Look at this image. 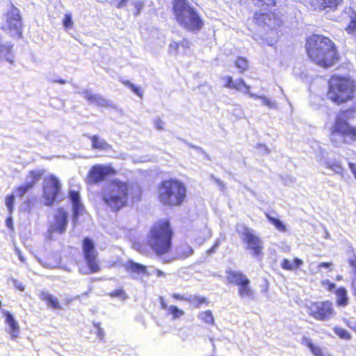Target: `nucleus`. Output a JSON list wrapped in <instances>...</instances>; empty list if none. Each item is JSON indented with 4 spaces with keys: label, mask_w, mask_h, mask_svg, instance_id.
I'll use <instances>...</instances> for the list:
<instances>
[{
    "label": "nucleus",
    "mask_w": 356,
    "mask_h": 356,
    "mask_svg": "<svg viewBox=\"0 0 356 356\" xmlns=\"http://www.w3.org/2000/svg\"><path fill=\"white\" fill-rule=\"evenodd\" d=\"M5 24L1 29L11 37L22 38V18L19 10L11 3L10 9L5 14Z\"/></svg>",
    "instance_id": "obj_10"
},
{
    "label": "nucleus",
    "mask_w": 356,
    "mask_h": 356,
    "mask_svg": "<svg viewBox=\"0 0 356 356\" xmlns=\"http://www.w3.org/2000/svg\"><path fill=\"white\" fill-rule=\"evenodd\" d=\"M193 249L187 243L180 244L176 248L177 257L179 259H186L193 254Z\"/></svg>",
    "instance_id": "obj_28"
},
{
    "label": "nucleus",
    "mask_w": 356,
    "mask_h": 356,
    "mask_svg": "<svg viewBox=\"0 0 356 356\" xmlns=\"http://www.w3.org/2000/svg\"><path fill=\"white\" fill-rule=\"evenodd\" d=\"M154 125L157 130H163L164 129V122L161 118L155 119Z\"/></svg>",
    "instance_id": "obj_47"
},
{
    "label": "nucleus",
    "mask_w": 356,
    "mask_h": 356,
    "mask_svg": "<svg viewBox=\"0 0 356 356\" xmlns=\"http://www.w3.org/2000/svg\"><path fill=\"white\" fill-rule=\"evenodd\" d=\"M257 147V148L264 149L267 153L270 152V150L268 149V148L264 144H258Z\"/></svg>",
    "instance_id": "obj_60"
},
{
    "label": "nucleus",
    "mask_w": 356,
    "mask_h": 356,
    "mask_svg": "<svg viewBox=\"0 0 356 356\" xmlns=\"http://www.w3.org/2000/svg\"><path fill=\"white\" fill-rule=\"evenodd\" d=\"M83 212L84 207L81 202L77 204H72V216L74 221H76L79 216L82 214Z\"/></svg>",
    "instance_id": "obj_36"
},
{
    "label": "nucleus",
    "mask_w": 356,
    "mask_h": 356,
    "mask_svg": "<svg viewBox=\"0 0 356 356\" xmlns=\"http://www.w3.org/2000/svg\"><path fill=\"white\" fill-rule=\"evenodd\" d=\"M130 189L128 181L112 179L101 191V201L109 211L117 213L129 206Z\"/></svg>",
    "instance_id": "obj_4"
},
{
    "label": "nucleus",
    "mask_w": 356,
    "mask_h": 356,
    "mask_svg": "<svg viewBox=\"0 0 356 356\" xmlns=\"http://www.w3.org/2000/svg\"><path fill=\"white\" fill-rule=\"evenodd\" d=\"M325 167L331 170H332L336 174L343 175L344 172V168L338 161H330L327 162L325 164Z\"/></svg>",
    "instance_id": "obj_34"
},
{
    "label": "nucleus",
    "mask_w": 356,
    "mask_h": 356,
    "mask_svg": "<svg viewBox=\"0 0 356 356\" xmlns=\"http://www.w3.org/2000/svg\"><path fill=\"white\" fill-rule=\"evenodd\" d=\"M336 305L339 307H346L349 304L348 291L344 286H339L334 292Z\"/></svg>",
    "instance_id": "obj_23"
},
{
    "label": "nucleus",
    "mask_w": 356,
    "mask_h": 356,
    "mask_svg": "<svg viewBox=\"0 0 356 356\" xmlns=\"http://www.w3.org/2000/svg\"><path fill=\"white\" fill-rule=\"evenodd\" d=\"M198 317L200 320L208 325L212 326L215 324V318L211 310H205L200 312Z\"/></svg>",
    "instance_id": "obj_32"
},
{
    "label": "nucleus",
    "mask_w": 356,
    "mask_h": 356,
    "mask_svg": "<svg viewBox=\"0 0 356 356\" xmlns=\"http://www.w3.org/2000/svg\"><path fill=\"white\" fill-rule=\"evenodd\" d=\"M15 288L20 291H23L25 289V286L22 283H15Z\"/></svg>",
    "instance_id": "obj_57"
},
{
    "label": "nucleus",
    "mask_w": 356,
    "mask_h": 356,
    "mask_svg": "<svg viewBox=\"0 0 356 356\" xmlns=\"http://www.w3.org/2000/svg\"><path fill=\"white\" fill-rule=\"evenodd\" d=\"M13 44H0V59L3 58L6 61L10 64L14 63V54L13 53Z\"/></svg>",
    "instance_id": "obj_25"
},
{
    "label": "nucleus",
    "mask_w": 356,
    "mask_h": 356,
    "mask_svg": "<svg viewBox=\"0 0 356 356\" xmlns=\"http://www.w3.org/2000/svg\"><path fill=\"white\" fill-rule=\"evenodd\" d=\"M83 259L88 266L90 273H97L102 269L98 259V252L94 241L89 237H84L81 241Z\"/></svg>",
    "instance_id": "obj_11"
},
{
    "label": "nucleus",
    "mask_w": 356,
    "mask_h": 356,
    "mask_svg": "<svg viewBox=\"0 0 356 356\" xmlns=\"http://www.w3.org/2000/svg\"><path fill=\"white\" fill-rule=\"evenodd\" d=\"M220 244V241L217 240L215 243L207 250V254H211L216 251L217 248Z\"/></svg>",
    "instance_id": "obj_48"
},
{
    "label": "nucleus",
    "mask_w": 356,
    "mask_h": 356,
    "mask_svg": "<svg viewBox=\"0 0 356 356\" xmlns=\"http://www.w3.org/2000/svg\"><path fill=\"white\" fill-rule=\"evenodd\" d=\"M154 274L156 275V277H165V274L164 272H163L160 269H155L154 270Z\"/></svg>",
    "instance_id": "obj_55"
},
{
    "label": "nucleus",
    "mask_w": 356,
    "mask_h": 356,
    "mask_svg": "<svg viewBox=\"0 0 356 356\" xmlns=\"http://www.w3.org/2000/svg\"><path fill=\"white\" fill-rule=\"evenodd\" d=\"M174 235L170 219L159 218L150 227L145 244L156 256L161 257L170 252Z\"/></svg>",
    "instance_id": "obj_3"
},
{
    "label": "nucleus",
    "mask_w": 356,
    "mask_h": 356,
    "mask_svg": "<svg viewBox=\"0 0 356 356\" xmlns=\"http://www.w3.org/2000/svg\"><path fill=\"white\" fill-rule=\"evenodd\" d=\"M348 167L356 179V164L352 162L348 163Z\"/></svg>",
    "instance_id": "obj_52"
},
{
    "label": "nucleus",
    "mask_w": 356,
    "mask_h": 356,
    "mask_svg": "<svg viewBox=\"0 0 356 356\" xmlns=\"http://www.w3.org/2000/svg\"><path fill=\"white\" fill-rule=\"evenodd\" d=\"M61 184L54 175H48L42 185V197L47 206H52L60 193Z\"/></svg>",
    "instance_id": "obj_12"
},
{
    "label": "nucleus",
    "mask_w": 356,
    "mask_h": 356,
    "mask_svg": "<svg viewBox=\"0 0 356 356\" xmlns=\"http://www.w3.org/2000/svg\"><path fill=\"white\" fill-rule=\"evenodd\" d=\"M116 1V4H115V6L118 8H121L122 7H124L128 0H115Z\"/></svg>",
    "instance_id": "obj_53"
},
{
    "label": "nucleus",
    "mask_w": 356,
    "mask_h": 356,
    "mask_svg": "<svg viewBox=\"0 0 356 356\" xmlns=\"http://www.w3.org/2000/svg\"><path fill=\"white\" fill-rule=\"evenodd\" d=\"M63 25L65 29H70L72 28L73 22L72 15L70 13L65 14L63 19Z\"/></svg>",
    "instance_id": "obj_42"
},
{
    "label": "nucleus",
    "mask_w": 356,
    "mask_h": 356,
    "mask_svg": "<svg viewBox=\"0 0 356 356\" xmlns=\"http://www.w3.org/2000/svg\"><path fill=\"white\" fill-rule=\"evenodd\" d=\"M168 314L172 316V319H177L184 315V311L179 309L176 305H170L168 308Z\"/></svg>",
    "instance_id": "obj_35"
},
{
    "label": "nucleus",
    "mask_w": 356,
    "mask_h": 356,
    "mask_svg": "<svg viewBox=\"0 0 356 356\" xmlns=\"http://www.w3.org/2000/svg\"><path fill=\"white\" fill-rule=\"evenodd\" d=\"M108 296L112 298H120L126 299L127 298L126 292L122 288L116 289L112 291H110L108 293Z\"/></svg>",
    "instance_id": "obj_38"
},
{
    "label": "nucleus",
    "mask_w": 356,
    "mask_h": 356,
    "mask_svg": "<svg viewBox=\"0 0 356 356\" xmlns=\"http://www.w3.org/2000/svg\"><path fill=\"white\" fill-rule=\"evenodd\" d=\"M227 284L238 287V295L241 298H254V291L251 286L250 280L241 271L228 270L226 271Z\"/></svg>",
    "instance_id": "obj_9"
},
{
    "label": "nucleus",
    "mask_w": 356,
    "mask_h": 356,
    "mask_svg": "<svg viewBox=\"0 0 356 356\" xmlns=\"http://www.w3.org/2000/svg\"><path fill=\"white\" fill-rule=\"evenodd\" d=\"M185 184L177 178L161 181L156 186V198L163 207L175 208L181 206L186 200Z\"/></svg>",
    "instance_id": "obj_5"
},
{
    "label": "nucleus",
    "mask_w": 356,
    "mask_h": 356,
    "mask_svg": "<svg viewBox=\"0 0 356 356\" xmlns=\"http://www.w3.org/2000/svg\"><path fill=\"white\" fill-rule=\"evenodd\" d=\"M306 54L316 65L328 69L341 60L339 49L329 37L321 34H312L305 40Z\"/></svg>",
    "instance_id": "obj_1"
},
{
    "label": "nucleus",
    "mask_w": 356,
    "mask_h": 356,
    "mask_svg": "<svg viewBox=\"0 0 356 356\" xmlns=\"http://www.w3.org/2000/svg\"><path fill=\"white\" fill-rule=\"evenodd\" d=\"M179 44L180 46L184 49H189L191 45L190 42L186 38H183Z\"/></svg>",
    "instance_id": "obj_51"
},
{
    "label": "nucleus",
    "mask_w": 356,
    "mask_h": 356,
    "mask_svg": "<svg viewBox=\"0 0 356 356\" xmlns=\"http://www.w3.org/2000/svg\"><path fill=\"white\" fill-rule=\"evenodd\" d=\"M265 216L267 220L275 226V227L282 232L286 231V226L277 218L272 217L268 213H266Z\"/></svg>",
    "instance_id": "obj_33"
},
{
    "label": "nucleus",
    "mask_w": 356,
    "mask_h": 356,
    "mask_svg": "<svg viewBox=\"0 0 356 356\" xmlns=\"http://www.w3.org/2000/svg\"><path fill=\"white\" fill-rule=\"evenodd\" d=\"M42 175V170H32L29 171L26 175V178L30 179V181H27L23 185H20L16 187L15 192L17 193V195L19 197H22L28 191L31 190L35 186V185L41 179Z\"/></svg>",
    "instance_id": "obj_17"
},
{
    "label": "nucleus",
    "mask_w": 356,
    "mask_h": 356,
    "mask_svg": "<svg viewBox=\"0 0 356 356\" xmlns=\"http://www.w3.org/2000/svg\"><path fill=\"white\" fill-rule=\"evenodd\" d=\"M264 102H265V104L268 106H270L271 104V102H270V100L267 99H264Z\"/></svg>",
    "instance_id": "obj_63"
},
{
    "label": "nucleus",
    "mask_w": 356,
    "mask_h": 356,
    "mask_svg": "<svg viewBox=\"0 0 356 356\" xmlns=\"http://www.w3.org/2000/svg\"><path fill=\"white\" fill-rule=\"evenodd\" d=\"M345 30L348 34L356 35V17H351L348 24L345 28Z\"/></svg>",
    "instance_id": "obj_41"
},
{
    "label": "nucleus",
    "mask_w": 356,
    "mask_h": 356,
    "mask_svg": "<svg viewBox=\"0 0 356 356\" xmlns=\"http://www.w3.org/2000/svg\"><path fill=\"white\" fill-rule=\"evenodd\" d=\"M326 99L336 106H344L356 99V79L348 74H334L327 81Z\"/></svg>",
    "instance_id": "obj_2"
},
{
    "label": "nucleus",
    "mask_w": 356,
    "mask_h": 356,
    "mask_svg": "<svg viewBox=\"0 0 356 356\" xmlns=\"http://www.w3.org/2000/svg\"><path fill=\"white\" fill-rule=\"evenodd\" d=\"M6 225L8 227L12 229L13 228V222L11 217H8L6 219Z\"/></svg>",
    "instance_id": "obj_59"
},
{
    "label": "nucleus",
    "mask_w": 356,
    "mask_h": 356,
    "mask_svg": "<svg viewBox=\"0 0 356 356\" xmlns=\"http://www.w3.org/2000/svg\"><path fill=\"white\" fill-rule=\"evenodd\" d=\"M172 13L177 22L188 31L197 32L204 26L199 13L188 0H173Z\"/></svg>",
    "instance_id": "obj_6"
},
{
    "label": "nucleus",
    "mask_w": 356,
    "mask_h": 356,
    "mask_svg": "<svg viewBox=\"0 0 356 356\" xmlns=\"http://www.w3.org/2000/svg\"><path fill=\"white\" fill-rule=\"evenodd\" d=\"M39 297L41 300L46 303L48 307L59 310L63 309L58 299L54 295L46 291H41L39 294Z\"/></svg>",
    "instance_id": "obj_21"
},
{
    "label": "nucleus",
    "mask_w": 356,
    "mask_h": 356,
    "mask_svg": "<svg viewBox=\"0 0 356 356\" xmlns=\"http://www.w3.org/2000/svg\"><path fill=\"white\" fill-rule=\"evenodd\" d=\"M125 268L128 272L135 273L138 274H144L146 275H149L147 271L146 266H144L139 263H136L132 260L127 261Z\"/></svg>",
    "instance_id": "obj_27"
},
{
    "label": "nucleus",
    "mask_w": 356,
    "mask_h": 356,
    "mask_svg": "<svg viewBox=\"0 0 356 356\" xmlns=\"http://www.w3.org/2000/svg\"><path fill=\"white\" fill-rule=\"evenodd\" d=\"M171 298L175 300H182V301L187 302V297H186L184 295H181L180 293H172Z\"/></svg>",
    "instance_id": "obj_49"
},
{
    "label": "nucleus",
    "mask_w": 356,
    "mask_h": 356,
    "mask_svg": "<svg viewBox=\"0 0 356 356\" xmlns=\"http://www.w3.org/2000/svg\"><path fill=\"white\" fill-rule=\"evenodd\" d=\"M187 302L193 308H200L209 304L208 298L199 295L189 296L187 297Z\"/></svg>",
    "instance_id": "obj_26"
},
{
    "label": "nucleus",
    "mask_w": 356,
    "mask_h": 356,
    "mask_svg": "<svg viewBox=\"0 0 356 356\" xmlns=\"http://www.w3.org/2000/svg\"><path fill=\"white\" fill-rule=\"evenodd\" d=\"M234 65L240 74H244L249 69V61L245 57L239 56L236 58Z\"/></svg>",
    "instance_id": "obj_31"
},
{
    "label": "nucleus",
    "mask_w": 356,
    "mask_h": 356,
    "mask_svg": "<svg viewBox=\"0 0 356 356\" xmlns=\"http://www.w3.org/2000/svg\"><path fill=\"white\" fill-rule=\"evenodd\" d=\"M225 81L224 87L237 92H243L244 93L249 94L250 96H253L250 94V86L245 82L242 78H238L234 80L232 76H225L222 78Z\"/></svg>",
    "instance_id": "obj_18"
},
{
    "label": "nucleus",
    "mask_w": 356,
    "mask_h": 356,
    "mask_svg": "<svg viewBox=\"0 0 356 356\" xmlns=\"http://www.w3.org/2000/svg\"><path fill=\"white\" fill-rule=\"evenodd\" d=\"M83 97L91 104H94L97 106H106L107 101L102 96L93 94L88 90H84L83 91Z\"/></svg>",
    "instance_id": "obj_22"
},
{
    "label": "nucleus",
    "mask_w": 356,
    "mask_h": 356,
    "mask_svg": "<svg viewBox=\"0 0 356 356\" xmlns=\"http://www.w3.org/2000/svg\"><path fill=\"white\" fill-rule=\"evenodd\" d=\"M160 303H161V309H165L168 308V305H167L166 302L163 300V298H160Z\"/></svg>",
    "instance_id": "obj_58"
},
{
    "label": "nucleus",
    "mask_w": 356,
    "mask_h": 356,
    "mask_svg": "<svg viewBox=\"0 0 356 356\" xmlns=\"http://www.w3.org/2000/svg\"><path fill=\"white\" fill-rule=\"evenodd\" d=\"M333 264L331 261L327 262H321L317 265L318 269H321L322 268H330L332 266Z\"/></svg>",
    "instance_id": "obj_50"
},
{
    "label": "nucleus",
    "mask_w": 356,
    "mask_h": 356,
    "mask_svg": "<svg viewBox=\"0 0 356 356\" xmlns=\"http://www.w3.org/2000/svg\"><path fill=\"white\" fill-rule=\"evenodd\" d=\"M76 298H69L65 299V303L66 305H70L73 300H76Z\"/></svg>",
    "instance_id": "obj_61"
},
{
    "label": "nucleus",
    "mask_w": 356,
    "mask_h": 356,
    "mask_svg": "<svg viewBox=\"0 0 356 356\" xmlns=\"http://www.w3.org/2000/svg\"><path fill=\"white\" fill-rule=\"evenodd\" d=\"M243 241L247 244V248L251 250L254 257H259L263 252V242L261 239L248 227H245L242 233Z\"/></svg>",
    "instance_id": "obj_15"
},
{
    "label": "nucleus",
    "mask_w": 356,
    "mask_h": 356,
    "mask_svg": "<svg viewBox=\"0 0 356 356\" xmlns=\"http://www.w3.org/2000/svg\"><path fill=\"white\" fill-rule=\"evenodd\" d=\"M68 225V212L63 207H58L54 215L53 222L50 224V234H64Z\"/></svg>",
    "instance_id": "obj_16"
},
{
    "label": "nucleus",
    "mask_w": 356,
    "mask_h": 356,
    "mask_svg": "<svg viewBox=\"0 0 356 356\" xmlns=\"http://www.w3.org/2000/svg\"><path fill=\"white\" fill-rule=\"evenodd\" d=\"M306 308L308 315L318 321H328L336 316L334 304L330 300L311 301Z\"/></svg>",
    "instance_id": "obj_8"
},
{
    "label": "nucleus",
    "mask_w": 356,
    "mask_h": 356,
    "mask_svg": "<svg viewBox=\"0 0 356 356\" xmlns=\"http://www.w3.org/2000/svg\"><path fill=\"white\" fill-rule=\"evenodd\" d=\"M343 0H309L314 10L335 11L343 3Z\"/></svg>",
    "instance_id": "obj_19"
},
{
    "label": "nucleus",
    "mask_w": 356,
    "mask_h": 356,
    "mask_svg": "<svg viewBox=\"0 0 356 356\" xmlns=\"http://www.w3.org/2000/svg\"><path fill=\"white\" fill-rule=\"evenodd\" d=\"M122 83L124 86H127L129 88H130L132 90V92H134L138 97H143V90L140 88L137 87L136 86L131 83L129 80L122 81Z\"/></svg>",
    "instance_id": "obj_39"
},
{
    "label": "nucleus",
    "mask_w": 356,
    "mask_h": 356,
    "mask_svg": "<svg viewBox=\"0 0 356 356\" xmlns=\"http://www.w3.org/2000/svg\"><path fill=\"white\" fill-rule=\"evenodd\" d=\"M253 20L256 25L268 30H275L280 27L282 24L280 17L272 12H256L254 14Z\"/></svg>",
    "instance_id": "obj_14"
},
{
    "label": "nucleus",
    "mask_w": 356,
    "mask_h": 356,
    "mask_svg": "<svg viewBox=\"0 0 356 356\" xmlns=\"http://www.w3.org/2000/svg\"><path fill=\"white\" fill-rule=\"evenodd\" d=\"M346 324L348 327L356 332V323H351L350 321H346Z\"/></svg>",
    "instance_id": "obj_56"
},
{
    "label": "nucleus",
    "mask_w": 356,
    "mask_h": 356,
    "mask_svg": "<svg viewBox=\"0 0 356 356\" xmlns=\"http://www.w3.org/2000/svg\"><path fill=\"white\" fill-rule=\"evenodd\" d=\"M15 197L13 194L8 195L6 197L5 204L10 213H12L14 208Z\"/></svg>",
    "instance_id": "obj_43"
},
{
    "label": "nucleus",
    "mask_w": 356,
    "mask_h": 356,
    "mask_svg": "<svg viewBox=\"0 0 356 356\" xmlns=\"http://www.w3.org/2000/svg\"><path fill=\"white\" fill-rule=\"evenodd\" d=\"M334 332L337 334L340 339L345 340H350L351 339L350 334L345 329L341 327H334Z\"/></svg>",
    "instance_id": "obj_37"
},
{
    "label": "nucleus",
    "mask_w": 356,
    "mask_h": 356,
    "mask_svg": "<svg viewBox=\"0 0 356 356\" xmlns=\"http://www.w3.org/2000/svg\"><path fill=\"white\" fill-rule=\"evenodd\" d=\"M321 284L325 287L326 291L330 292L332 291L336 287V284L334 282H331L329 280H321Z\"/></svg>",
    "instance_id": "obj_44"
},
{
    "label": "nucleus",
    "mask_w": 356,
    "mask_h": 356,
    "mask_svg": "<svg viewBox=\"0 0 356 356\" xmlns=\"http://www.w3.org/2000/svg\"><path fill=\"white\" fill-rule=\"evenodd\" d=\"M55 82H58L59 83L64 84L66 83V81L63 80V79H59V80L55 81Z\"/></svg>",
    "instance_id": "obj_62"
},
{
    "label": "nucleus",
    "mask_w": 356,
    "mask_h": 356,
    "mask_svg": "<svg viewBox=\"0 0 356 356\" xmlns=\"http://www.w3.org/2000/svg\"><path fill=\"white\" fill-rule=\"evenodd\" d=\"M92 143V148L98 150H105L110 147L108 143L97 135L89 136Z\"/></svg>",
    "instance_id": "obj_29"
},
{
    "label": "nucleus",
    "mask_w": 356,
    "mask_h": 356,
    "mask_svg": "<svg viewBox=\"0 0 356 356\" xmlns=\"http://www.w3.org/2000/svg\"><path fill=\"white\" fill-rule=\"evenodd\" d=\"M179 47L180 44L179 42L172 41L169 44L168 51L170 54H177Z\"/></svg>",
    "instance_id": "obj_46"
},
{
    "label": "nucleus",
    "mask_w": 356,
    "mask_h": 356,
    "mask_svg": "<svg viewBox=\"0 0 356 356\" xmlns=\"http://www.w3.org/2000/svg\"><path fill=\"white\" fill-rule=\"evenodd\" d=\"M99 334L101 336V337H103V331L102 330H99L98 332Z\"/></svg>",
    "instance_id": "obj_64"
},
{
    "label": "nucleus",
    "mask_w": 356,
    "mask_h": 356,
    "mask_svg": "<svg viewBox=\"0 0 356 356\" xmlns=\"http://www.w3.org/2000/svg\"><path fill=\"white\" fill-rule=\"evenodd\" d=\"M115 174V170L109 166L100 164L92 165L86 177V182L89 185L99 184L108 176Z\"/></svg>",
    "instance_id": "obj_13"
},
{
    "label": "nucleus",
    "mask_w": 356,
    "mask_h": 356,
    "mask_svg": "<svg viewBox=\"0 0 356 356\" xmlns=\"http://www.w3.org/2000/svg\"><path fill=\"white\" fill-rule=\"evenodd\" d=\"M301 343L307 346L314 356H332L330 354L325 353L322 348L315 345L309 337H303L301 339Z\"/></svg>",
    "instance_id": "obj_24"
},
{
    "label": "nucleus",
    "mask_w": 356,
    "mask_h": 356,
    "mask_svg": "<svg viewBox=\"0 0 356 356\" xmlns=\"http://www.w3.org/2000/svg\"><path fill=\"white\" fill-rule=\"evenodd\" d=\"M355 112V105L340 110L331 128V136H339L343 144L350 145L355 143L356 141V127L350 125L347 119L351 118Z\"/></svg>",
    "instance_id": "obj_7"
},
{
    "label": "nucleus",
    "mask_w": 356,
    "mask_h": 356,
    "mask_svg": "<svg viewBox=\"0 0 356 356\" xmlns=\"http://www.w3.org/2000/svg\"><path fill=\"white\" fill-rule=\"evenodd\" d=\"M350 266L353 268L355 275H356V257L350 259L348 261Z\"/></svg>",
    "instance_id": "obj_54"
},
{
    "label": "nucleus",
    "mask_w": 356,
    "mask_h": 356,
    "mask_svg": "<svg viewBox=\"0 0 356 356\" xmlns=\"http://www.w3.org/2000/svg\"><path fill=\"white\" fill-rule=\"evenodd\" d=\"M70 198L73 204H77L78 202H80V195L79 193L76 191H70L69 193Z\"/></svg>",
    "instance_id": "obj_45"
},
{
    "label": "nucleus",
    "mask_w": 356,
    "mask_h": 356,
    "mask_svg": "<svg viewBox=\"0 0 356 356\" xmlns=\"http://www.w3.org/2000/svg\"><path fill=\"white\" fill-rule=\"evenodd\" d=\"M303 261L299 258H294L293 261H290L288 259H284L280 266L282 269L286 270H293L296 268H298L300 266H302Z\"/></svg>",
    "instance_id": "obj_30"
},
{
    "label": "nucleus",
    "mask_w": 356,
    "mask_h": 356,
    "mask_svg": "<svg viewBox=\"0 0 356 356\" xmlns=\"http://www.w3.org/2000/svg\"><path fill=\"white\" fill-rule=\"evenodd\" d=\"M254 5L271 8L276 5V0H252Z\"/></svg>",
    "instance_id": "obj_40"
},
{
    "label": "nucleus",
    "mask_w": 356,
    "mask_h": 356,
    "mask_svg": "<svg viewBox=\"0 0 356 356\" xmlns=\"http://www.w3.org/2000/svg\"><path fill=\"white\" fill-rule=\"evenodd\" d=\"M3 314L5 317V322L9 327V333L13 339L18 337L19 333V326L15 320L13 316L8 311H3Z\"/></svg>",
    "instance_id": "obj_20"
}]
</instances>
